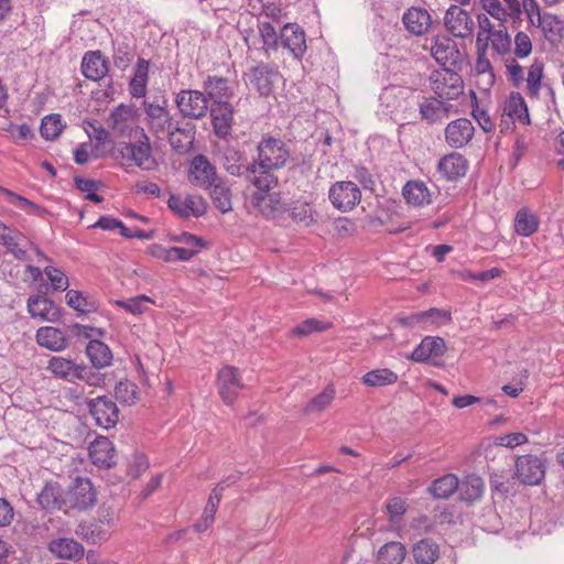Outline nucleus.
<instances>
[{"label": "nucleus", "mask_w": 564, "mask_h": 564, "mask_svg": "<svg viewBox=\"0 0 564 564\" xmlns=\"http://www.w3.org/2000/svg\"><path fill=\"white\" fill-rule=\"evenodd\" d=\"M258 158L247 164V181L254 187L274 188L279 180L272 171L286 166L292 153L280 138L265 134L257 147Z\"/></svg>", "instance_id": "obj_1"}, {"label": "nucleus", "mask_w": 564, "mask_h": 564, "mask_svg": "<svg viewBox=\"0 0 564 564\" xmlns=\"http://www.w3.org/2000/svg\"><path fill=\"white\" fill-rule=\"evenodd\" d=\"M506 74L512 86L520 88L525 85L524 93L531 100H541L547 105L555 102V94L551 85L543 82L544 64L535 59L524 76L523 67L512 57L506 59Z\"/></svg>", "instance_id": "obj_2"}, {"label": "nucleus", "mask_w": 564, "mask_h": 564, "mask_svg": "<svg viewBox=\"0 0 564 564\" xmlns=\"http://www.w3.org/2000/svg\"><path fill=\"white\" fill-rule=\"evenodd\" d=\"M139 139L132 142H120L115 148L113 156L122 164L135 165L143 171H153L158 167V161L152 154L150 139L143 128H137Z\"/></svg>", "instance_id": "obj_3"}, {"label": "nucleus", "mask_w": 564, "mask_h": 564, "mask_svg": "<svg viewBox=\"0 0 564 564\" xmlns=\"http://www.w3.org/2000/svg\"><path fill=\"white\" fill-rule=\"evenodd\" d=\"M429 82L431 89L441 99L455 100L464 93L462 76L451 67L433 70Z\"/></svg>", "instance_id": "obj_4"}, {"label": "nucleus", "mask_w": 564, "mask_h": 564, "mask_svg": "<svg viewBox=\"0 0 564 564\" xmlns=\"http://www.w3.org/2000/svg\"><path fill=\"white\" fill-rule=\"evenodd\" d=\"M97 502V492L88 478L77 477L65 490V512L68 510L86 511Z\"/></svg>", "instance_id": "obj_5"}, {"label": "nucleus", "mask_w": 564, "mask_h": 564, "mask_svg": "<svg viewBox=\"0 0 564 564\" xmlns=\"http://www.w3.org/2000/svg\"><path fill=\"white\" fill-rule=\"evenodd\" d=\"M149 130L162 138L174 128V120L167 110V101L164 98L143 102Z\"/></svg>", "instance_id": "obj_6"}, {"label": "nucleus", "mask_w": 564, "mask_h": 564, "mask_svg": "<svg viewBox=\"0 0 564 564\" xmlns=\"http://www.w3.org/2000/svg\"><path fill=\"white\" fill-rule=\"evenodd\" d=\"M271 189L257 187L251 195V204L263 217L276 219L285 213L286 206L281 195Z\"/></svg>", "instance_id": "obj_7"}, {"label": "nucleus", "mask_w": 564, "mask_h": 564, "mask_svg": "<svg viewBox=\"0 0 564 564\" xmlns=\"http://www.w3.org/2000/svg\"><path fill=\"white\" fill-rule=\"evenodd\" d=\"M444 25L455 37L466 39L473 35L475 22L470 13L457 4H452L445 12Z\"/></svg>", "instance_id": "obj_8"}, {"label": "nucleus", "mask_w": 564, "mask_h": 564, "mask_svg": "<svg viewBox=\"0 0 564 564\" xmlns=\"http://www.w3.org/2000/svg\"><path fill=\"white\" fill-rule=\"evenodd\" d=\"M516 476L524 485H539L545 476L544 460L536 455L519 456L516 460Z\"/></svg>", "instance_id": "obj_9"}, {"label": "nucleus", "mask_w": 564, "mask_h": 564, "mask_svg": "<svg viewBox=\"0 0 564 564\" xmlns=\"http://www.w3.org/2000/svg\"><path fill=\"white\" fill-rule=\"evenodd\" d=\"M328 196L335 208L348 212L360 202L361 192L354 182L341 181L329 188Z\"/></svg>", "instance_id": "obj_10"}, {"label": "nucleus", "mask_w": 564, "mask_h": 564, "mask_svg": "<svg viewBox=\"0 0 564 564\" xmlns=\"http://www.w3.org/2000/svg\"><path fill=\"white\" fill-rule=\"evenodd\" d=\"M279 73L267 64H259L246 73V84L257 90L260 96L268 97L273 93Z\"/></svg>", "instance_id": "obj_11"}, {"label": "nucleus", "mask_w": 564, "mask_h": 564, "mask_svg": "<svg viewBox=\"0 0 564 564\" xmlns=\"http://www.w3.org/2000/svg\"><path fill=\"white\" fill-rule=\"evenodd\" d=\"M218 392L226 404H231L245 388L240 371L234 366L223 367L217 375Z\"/></svg>", "instance_id": "obj_12"}, {"label": "nucleus", "mask_w": 564, "mask_h": 564, "mask_svg": "<svg viewBox=\"0 0 564 564\" xmlns=\"http://www.w3.org/2000/svg\"><path fill=\"white\" fill-rule=\"evenodd\" d=\"M219 178L215 165L206 155L198 154L193 158L188 169V181L192 185L205 189Z\"/></svg>", "instance_id": "obj_13"}, {"label": "nucleus", "mask_w": 564, "mask_h": 564, "mask_svg": "<svg viewBox=\"0 0 564 564\" xmlns=\"http://www.w3.org/2000/svg\"><path fill=\"white\" fill-rule=\"evenodd\" d=\"M175 102L184 117L200 119L208 111V101L199 90H181Z\"/></svg>", "instance_id": "obj_14"}, {"label": "nucleus", "mask_w": 564, "mask_h": 564, "mask_svg": "<svg viewBox=\"0 0 564 564\" xmlns=\"http://www.w3.org/2000/svg\"><path fill=\"white\" fill-rule=\"evenodd\" d=\"M431 53L435 61L444 67H456L463 62L457 44L446 35H437L433 40Z\"/></svg>", "instance_id": "obj_15"}, {"label": "nucleus", "mask_w": 564, "mask_h": 564, "mask_svg": "<svg viewBox=\"0 0 564 564\" xmlns=\"http://www.w3.org/2000/svg\"><path fill=\"white\" fill-rule=\"evenodd\" d=\"M89 412L98 426L113 427L118 422L119 410L117 404L107 397H97L87 401Z\"/></svg>", "instance_id": "obj_16"}, {"label": "nucleus", "mask_w": 564, "mask_h": 564, "mask_svg": "<svg viewBox=\"0 0 564 564\" xmlns=\"http://www.w3.org/2000/svg\"><path fill=\"white\" fill-rule=\"evenodd\" d=\"M108 127L117 137H127L137 128V112L132 106L119 105L109 115Z\"/></svg>", "instance_id": "obj_17"}, {"label": "nucleus", "mask_w": 564, "mask_h": 564, "mask_svg": "<svg viewBox=\"0 0 564 564\" xmlns=\"http://www.w3.org/2000/svg\"><path fill=\"white\" fill-rule=\"evenodd\" d=\"M167 205L175 214L184 218L200 217L207 209V203L200 195H171Z\"/></svg>", "instance_id": "obj_18"}, {"label": "nucleus", "mask_w": 564, "mask_h": 564, "mask_svg": "<svg viewBox=\"0 0 564 564\" xmlns=\"http://www.w3.org/2000/svg\"><path fill=\"white\" fill-rule=\"evenodd\" d=\"M475 128L467 118L451 121L445 128V141L453 149L466 147L474 138Z\"/></svg>", "instance_id": "obj_19"}, {"label": "nucleus", "mask_w": 564, "mask_h": 564, "mask_svg": "<svg viewBox=\"0 0 564 564\" xmlns=\"http://www.w3.org/2000/svg\"><path fill=\"white\" fill-rule=\"evenodd\" d=\"M47 550L57 558L73 562H78L85 556V547L75 539L67 536L51 540Z\"/></svg>", "instance_id": "obj_20"}, {"label": "nucleus", "mask_w": 564, "mask_h": 564, "mask_svg": "<svg viewBox=\"0 0 564 564\" xmlns=\"http://www.w3.org/2000/svg\"><path fill=\"white\" fill-rule=\"evenodd\" d=\"M446 345L443 338L426 336L413 350L411 359L416 362H431L436 365V359L443 357Z\"/></svg>", "instance_id": "obj_21"}, {"label": "nucleus", "mask_w": 564, "mask_h": 564, "mask_svg": "<svg viewBox=\"0 0 564 564\" xmlns=\"http://www.w3.org/2000/svg\"><path fill=\"white\" fill-rule=\"evenodd\" d=\"M65 490L56 481H47L36 495V502L44 510H63Z\"/></svg>", "instance_id": "obj_22"}, {"label": "nucleus", "mask_w": 564, "mask_h": 564, "mask_svg": "<svg viewBox=\"0 0 564 564\" xmlns=\"http://www.w3.org/2000/svg\"><path fill=\"white\" fill-rule=\"evenodd\" d=\"M234 107L230 102L212 105L210 116L217 137L226 138L230 133L234 123Z\"/></svg>", "instance_id": "obj_23"}, {"label": "nucleus", "mask_w": 564, "mask_h": 564, "mask_svg": "<svg viewBox=\"0 0 564 564\" xmlns=\"http://www.w3.org/2000/svg\"><path fill=\"white\" fill-rule=\"evenodd\" d=\"M82 72L87 79L98 82L108 74L109 63L100 51H89L83 57Z\"/></svg>", "instance_id": "obj_24"}, {"label": "nucleus", "mask_w": 564, "mask_h": 564, "mask_svg": "<svg viewBox=\"0 0 564 564\" xmlns=\"http://www.w3.org/2000/svg\"><path fill=\"white\" fill-rule=\"evenodd\" d=\"M89 456L96 466L110 468L116 464V449L112 442L105 436L97 437L89 445Z\"/></svg>", "instance_id": "obj_25"}, {"label": "nucleus", "mask_w": 564, "mask_h": 564, "mask_svg": "<svg viewBox=\"0 0 564 564\" xmlns=\"http://www.w3.org/2000/svg\"><path fill=\"white\" fill-rule=\"evenodd\" d=\"M281 42L295 58H301L306 51L304 31L295 23H288L281 31Z\"/></svg>", "instance_id": "obj_26"}, {"label": "nucleus", "mask_w": 564, "mask_h": 564, "mask_svg": "<svg viewBox=\"0 0 564 564\" xmlns=\"http://www.w3.org/2000/svg\"><path fill=\"white\" fill-rule=\"evenodd\" d=\"M402 22L405 29L416 36L425 34L432 25V19L427 10L417 7L408 9L403 13Z\"/></svg>", "instance_id": "obj_27"}, {"label": "nucleus", "mask_w": 564, "mask_h": 564, "mask_svg": "<svg viewBox=\"0 0 564 564\" xmlns=\"http://www.w3.org/2000/svg\"><path fill=\"white\" fill-rule=\"evenodd\" d=\"M453 105L435 97L425 98L419 107L423 120L434 123L449 117Z\"/></svg>", "instance_id": "obj_28"}, {"label": "nucleus", "mask_w": 564, "mask_h": 564, "mask_svg": "<svg viewBox=\"0 0 564 564\" xmlns=\"http://www.w3.org/2000/svg\"><path fill=\"white\" fill-rule=\"evenodd\" d=\"M451 321V313L438 308H430L429 311L411 314L402 318L405 326L422 325L427 328L432 325H441Z\"/></svg>", "instance_id": "obj_29"}, {"label": "nucleus", "mask_w": 564, "mask_h": 564, "mask_svg": "<svg viewBox=\"0 0 564 564\" xmlns=\"http://www.w3.org/2000/svg\"><path fill=\"white\" fill-rule=\"evenodd\" d=\"M467 160L459 153L443 156L437 164V172L446 180L453 181L462 177L467 171Z\"/></svg>", "instance_id": "obj_30"}, {"label": "nucleus", "mask_w": 564, "mask_h": 564, "mask_svg": "<svg viewBox=\"0 0 564 564\" xmlns=\"http://www.w3.org/2000/svg\"><path fill=\"white\" fill-rule=\"evenodd\" d=\"M402 195L409 205L423 207L432 203V193L423 181H409L402 188Z\"/></svg>", "instance_id": "obj_31"}, {"label": "nucleus", "mask_w": 564, "mask_h": 564, "mask_svg": "<svg viewBox=\"0 0 564 564\" xmlns=\"http://www.w3.org/2000/svg\"><path fill=\"white\" fill-rule=\"evenodd\" d=\"M415 564H434L441 555L440 545L430 538L415 542L411 550Z\"/></svg>", "instance_id": "obj_32"}, {"label": "nucleus", "mask_w": 564, "mask_h": 564, "mask_svg": "<svg viewBox=\"0 0 564 564\" xmlns=\"http://www.w3.org/2000/svg\"><path fill=\"white\" fill-rule=\"evenodd\" d=\"M28 311L32 317L47 322L56 321L59 315L55 304L41 295L31 296L28 300Z\"/></svg>", "instance_id": "obj_33"}, {"label": "nucleus", "mask_w": 564, "mask_h": 564, "mask_svg": "<svg viewBox=\"0 0 564 564\" xmlns=\"http://www.w3.org/2000/svg\"><path fill=\"white\" fill-rule=\"evenodd\" d=\"M165 135H169L171 147L178 151H187L194 141V127L191 123L181 124L178 121L174 122V128L169 130Z\"/></svg>", "instance_id": "obj_34"}, {"label": "nucleus", "mask_w": 564, "mask_h": 564, "mask_svg": "<svg viewBox=\"0 0 564 564\" xmlns=\"http://www.w3.org/2000/svg\"><path fill=\"white\" fill-rule=\"evenodd\" d=\"M204 89L213 104L229 102L232 97V90L228 85V79L217 76H208L204 82Z\"/></svg>", "instance_id": "obj_35"}, {"label": "nucleus", "mask_w": 564, "mask_h": 564, "mask_svg": "<svg viewBox=\"0 0 564 564\" xmlns=\"http://www.w3.org/2000/svg\"><path fill=\"white\" fill-rule=\"evenodd\" d=\"M36 341L40 346L53 351H61L67 346L65 334L52 326L41 327L36 332Z\"/></svg>", "instance_id": "obj_36"}, {"label": "nucleus", "mask_w": 564, "mask_h": 564, "mask_svg": "<svg viewBox=\"0 0 564 564\" xmlns=\"http://www.w3.org/2000/svg\"><path fill=\"white\" fill-rule=\"evenodd\" d=\"M503 113L510 119L518 120L520 123L530 124V116L527 104L522 95L518 91L511 93L503 106Z\"/></svg>", "instance_id": "obj_37"}, {"label": "nucleus", "mask_w": 564, "mask_h": 564, "mask_svg": "<svg viewBox=\"0 0 564 564\" xmlns=\"http://www.w3.org/2000/svg\"><path fill=\"white\" fill-rule=\"evenodd\" d=\"M535 26L540 28L544 37L551 43H558L563 37L564 23L558 17L551 13L539 15Z\"/></svg>", "instance_id": "obj_38"}, {"label": "nucleus", "mask_w": 564, "mask_h": 564, "mask_svg": "<svg viewBox=\"0 0 564 564\" xmlns=\"http://www.w3.org/2000/svg\"><path fill=\"white\" fill-rule=\"evenodd\" d=\"M205 189L209 192L213 204L219 212L226 214L232 209L231 189L221 178Z\"/></svg>", "instance_id": "obj_39"}, {"label": "nucleus", "mask_w": 564, "mask_h": 564, "mask_svg": "<svg viewBox=\"0 0 564 564\" xmlns=\"http://www.w3.org/2000/svg\"><path fill=\"white\" fill-rule=\"evenodd\" d=\"M148 76H149V62L139 58L135 67L134 74L129 83V91L132 97L141 98L147 94V85H148Z\"/></svg>", "instance_id": "obj_40"}, {"label": "nucleus", "mask_w": 564, "mask_h": 564, "mask_svg": "<svg viewBox=\"0 0 564 564\" xmlns=\"http://www.w3.org/2000/svg\"><path fill=\"white\" fill-rule=\"evenodd\" d=\"M78 366L70 359L54 356L48 360L46 369L55 377L72 382L76 380Z\"/></svg>", "instance_id": "obj_41"}, {"label": "nucleus", "mask_w": 564, "mask_h": 564, "mask_svg": "<svg viewBox=\"0 0 564 564\" xmlns=\"http://www.w3.org/2000/svg\"><path fill=\"white\" fill-rule=\"evenodd\" d=\"M398 379L399 377L394 371L388 368H380L366 372L360 380L366 387L382 388L394 384Z\"/></svg>", "instance_id": "obj_42"}, {"label": "nucleus", "mask_w": 564, "mask_h": 564, "mask_svg": "<svg viewBox=\"0 0 564 564\" xmlns=\"http://www.w3.org/2000/svg\"><path fill=\"white\" fill-rule=\"evenodd\" d=\"M406 555L404 544L397 541L387 542L378 553L377 561L379 564H402Z\"/></svg>", "instance_id": "obj_43"}, {"label": "nucleus", "mask_w": 564, "mask_h": 564, "mask_svg": "<svg viewBox=\"0 0 564 564\" xmlns=\"http://www.w3.org/2000/svg\"><path fill=\"white\" fill-rule=\"evenodd\" d=\"M457 491L462 500L474 502L482 496L484 481L476 475L467 476L462 481L458 480Z\"/></svg>", "instance_id": "obj_44"}, {"label": "nucleus", "mask_w": 564, "mask_h": 564, "mask_svg": "<svg viewBox=\"0 0 564 564\" xmlns=\"http://www.w3.org/2000/svg\"><path fill=\"white\" fill-rule=\"evenodd\" d=\"M86 352L95 368H105L111 364L112 352L110 348L100 340H90L86 347Z\"/></svg>", "instance_id": "obj_45"}, {"label": "nucleus", "mask_w": 564, "mask_h": 564, "mask_svg": "<svg viewBox=\"0 0 564 564\" xmlns=\"http://www.w3.org/2000/svg\"><path fill=\"white\" fill-rule=\"evenodd\" d=\"M539 224L540 221L538 216L528 208H521L516 214L514 230L522 237L533 235L538 230Z\"/></svg>", "instance_id": "obj_46"}, {"label": "nucleus", "mask_w": 564, "mask_h": 564, "mask_svg": "<svg viewBox=\"0 0 564 564\" xmlns=\"http://www.w3.org/2000/svg\"><path fill=\"white\" fill-rule=\"evenodd\" d=\"M458 488V478L454 474L435 479L429 487V492L436 499H447Z\"/></svg>", "instance_id": "obj_47"}, {"label": "nucleus", "mask_w": 564, "mask_h": 564, "mask_svg": "<svg viewBox=\"0 0 564 564\" xmlns=\"http://www.w3.org/2000/svg\"><path fill=\"white\" fill-rule=\"evenodd\" d=\"M29 240L21 232L11 229L9 235L0 245L4 246L8 252L12 253L15 259L25 261L29 259L26 246Z\"/></svg>", "instance_id": "obj_48"}, {"label": "nucleus", "mask_w": 564, "mask_h": 564, "mask_svg": "<svg viewBox=\"0 0 564 564\" xmlns=\"http://www.w3.org/2000/svg\"><path fill=\"white\" fill-rule=\"evenodd\" d=\"M243 154L234 149L228 148L224 152L223 165L225 170L234 176H245L247 178V165L243 164Z\"/></svg>", "instance_id": "obj_49"}, {"label": "nucleus", "mask_w": 564, "mask_h": 564, "mask_svg": "<svg viewBox=\"0 0 564 564\" xmlns=\"http://www.w3.org/2000/svg\"><path fill=\"white\" fill-rule=\"evenodd\" d=\"M335 389L328 384L321 393L315 395L303 409L305 414L321 413L326 410L335 399Z\"/></svg>", "instance_id": "obj_50"}, {"label": "nucleus", "mask_w": 564, "mask_h": 564, "mask_svg": "<svg viewBox=\"0 0 564 564\" xmlns=\"http://www.w3.org/2000/svg\"><path fill=\"white\" fill-rule=\"evenodd\" d=\"M291 218L302 227H310L316 223L317 214L307 203H296L290 210Z\"/></svg>", "instance_id": "obj_51"}, {"label": "nucleus", "mask_w": 564, "mask_h": 564, "mask_svg": "<svg viewBox=\"0 0 564 564\" xmlns=\"http://www.w3.org/2000/svg\"><path fill=\"white\" fill-rule=\"evenodd\" d=\"M64 127L65 126L63 124L61 115L52 113V115L45 116L42 119L40 132L44 139L54 140L61 134Z\"/></svg>", "instance_id": "obj_52"}, {"label": "nucleus", "mask_w": 564, "mask_h": 564, "mask_svg": "<svg viewBox=\"0 0 564 564\" xmlns=\"http://www.w3.org/2000/svg\"><path fill=\"white\" fill-rule=\"evenodd\" d=\"M478 34H477V50L486 51L489 45V40L491 39V34L496 33L497 29L495 24L489 20L486 14L478 15Z\"/></svg>", "instance_id": "obj_53"}, {"label": "nucleus", "mask_w": 564, "mask_h": 564, "mask_svg": "<svg viewBox=\"0 0 564 564\" xmlns=\"http://www.w3.org/2000/svg\"><path fill=\"white\" fill-rule=\"evenodd\" d=\"M115 397L120 403L132 405L138 399V387L129 380L119 381L115 387Z\"/></svg>", "instance_id": "obj_54"}, {"label": "nucleus", "mask_w": 564, "mask_h": 564, "mask_svg": "<svg viewBox=\"0 0 564 564\" xmlns=\"http://www.w3.org/2000/svg\"><path fill=\"white\" fill-rule=\"evenodd\" d=\"M491 48L499 55H505L511 51V39L505 24L499 23L496 33L491 34L489 40Z\"/></svg>", "instance_id": "obj_55"}, {"label": "nucleus", "mask_w": 564, "mask_h": 564, "mask_svg": "<svg viewBox=\"0 0 564 564\" xmlns=\"http://www.w3.org/2000/svg\"><path fill=\"white\" fill-rule=\"evenodd\" d=\"M76 534L87 542H91L94 544L101 543L108 539V532L101 529L98 524L90 525H78L76 529Z\"/></svg>", "instance_id": "obj_56"}, {"label": "nucleus", "mask_w": 564, "mask_h": 564, "mask_svg": "<svg viewBox=\"0 0 564 564\" xmlns=\"http://www.w3.org/2000/svg\"><path fill=\"white\" fill-rule=\"evenodd\" d=\"M152 302L153 301L149 296L139 295L128 300L117 301L116 304L131 314L140 315L148 310L147 304Z\"/></svg>", "instance_id": "obj_57"}, {"label": "nucleus", "mask_w": 564, "mask_h": 564, "mask_svg": "<svg viewBox=\"0 0 564 564\" xmlns=\"http://www.w3.org/2000/svg\"><path fill=\"white\" fill-rule=\"evenodd\" d=\"M486 51H478L475 69L488 87L495 83V74L490 61L485 56Z\"/></svg>", "instance_id": "obj_58"}, {"label": "nucleus", "mask_w": 564, "mask_h": 564, "mask_svg": "<svg viewBox=\"0 0 564 564\" xmlns=\"http://www.w3.org/2000/svg\"><path fill=\"white\" fill-rule=\"evenodd\" d=\"M330 326V323H326L317 318H307L294 327L292 333L297 336H307L315 332H324Z\"/></svg>", "instance_id": "obj_59"}, {"label": "nucleus", "mask_w": 564, "mask_h": 564, "mask_svg": "<svg viewBox=\"0 0 564 564\" xmlns=\"http://www.w3.org/2000/svg\"><path fill=\"white\" fill-rule=\"evenodd\" d=\"M4 195L8 197V200L22 210H29L31 214L42 215L45 213V209L40 205L24 198L18 194H14L8 189H2Z\"/></svg>", "instance_id": "obj_60"}, {"label": "nucleus", "mask_w": 564, "mask_h": 564, "mask_svg": "<svg viewBox=\"0 0 564 564\" xmlns=\"http://www.w3.org/2000/svg\"><path fill=\"white\" fill-rule=\"evenodd\" d=\"M51 281L52 286L56 291H65L68 288V278L66 274L55 267H46L43 271Z\"/></svg>", "instance_id": "obj_61"}, {"label": "nucleus", "mask_w": 564, "mask_h": 564, "mask_svg": "<svg viewBox=\"0 0 564 564\" xmlns=\"http://www.w3.org/2000/svg\"><path fill=\"white\" fill-rule=\"evenodd\" d=\"M387 512L389 514V520L391 523H398L402 516L406 512V503L400 497L391 498L386 505Z\"/></svg>", "instance_id": "obj_62"}, {"label": "nucleus", "mask_w": 564, "mask_h": 564, "mask_svg": "<svg viewBox=\"0 0 564 564\" xmlns=\"http://www.w3.org/2000/svg\"><path fill=\"white\" fill-rule=\"evenodd\" d=\"M531 52L532 42L530 36L525 32L519 31L514 36V55L519 58H525L531 54Z\"/></svg>", "instance_id": "obj_63"}, {"label": "nucleus", "mask_w": 564, "mask_h": 564, "mask_svg": "<svg viewBox=\"0 0 564 564\" xmlns=\"http://www.w3.org/2000/svg\"><path fill=\"white\" fill-rule=\"evenodd\" d=\"M481 4L484 10L489 15L497 19L499 23L505 24L509 20L500 0H481Z\"/></svg>", "instance_id": "obj_64"}]
</instances>
